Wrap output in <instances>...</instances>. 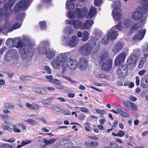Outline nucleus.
<instances>
[{
  "instance_id": "49530a36",
  "label": "nucleus",
  "mask_w": 148,
  "mask_h": 148,
  "mask_svg": "<svg viewBox=\"0 0 148 148\" xmlns=\"http://www.w3.org/2000/svg\"><path fill=\"white\" fill-rule=\"evenodd\" d=\"M96 77L98 78H105L106 79H108V75L105 74H99L96 75Z\"/></svg>"
},
{
  "instance_id": "f3484780",
  "label": "nucleus",
  "mask_w": 148,
  "mask_h": 148,
  "mask_svg": "<svg viewBox=\"0 0 148 148\" xmlns=\"http://www.w3.org/2000/svg\"><path fill=\"white\" fill-rule=\"evenodd\" d=\"M146 29H142L138 31L136 34L133 36V39L135 40H139L142 39L146 33Z\"/></svg>"
},
{
  "instance_id": "2f4dec72",
  "label": "nucleus",
  "mask_w": 148,
  "mask_h": 148,
  "mask_svg": "<svg viewBox=\"0 0 148 148\" xmlns=\"http://www.w3.org/2000/svg\"><path fill=\"white\" fill-rule=\"evenodd\" d=\"M112 6L113 8V10H120L119 9L121 6V2L120 1H116L112 4Z\"/></svg>"
},
{
  "instance_id": "aec40b11",
  "label": "nucleus",
  "mask_w": 148,
  "mask_h": 148,
  "mask_svg": "<svg viewBox=\"0 0 148 148\" xmlns=\"http://www.w3.org/2000/svg\"><path fill=\"white\" fill-rule=\"evenodd\" d=\"M56 54L55 51L50 49L47 50L45 54L46 58L49 60H51L55 57Z\"/></svg>"
},
{
  "instance_id": "9d476101",
  "label": "nucleus",
  "mask_w": 148,
  "mask_h": 148,
  "mask_svg": "<svg viewBox=\"0 0 148 148\" xmlns=\"http://www.w3.org/2000/svg\"><path fill=\"white\" fill-rule=\"evenodd\" d=\"M49 44L50 42L48 40L41 41L37 49L38 53L41 55L45 54L47 51L46 47L49 45Z\"/></svg>"
},
{
  "instance_id": "79ce46f5",
  "label": "nucleus",
  "mask_w": 148,
  "mask_h": 148,
  "mask_svg": "<svg viewBox=\"0 0 148 148\" xmlns=\"http://www.w3.org/2000/svg\"><path fill=\"white\" fill-rule=\"evenodd\" d=\"M0 147L2 148L5 147L7 148H15V146L14 145L9 144L8 143H4L0 145Z\"/></svg>"
},
{
  "instance_id": "58836bf2",
  "label": "nucleus",
  "mask_w": 148,
  "mask_h": 148,
  "mask_svg": "<svg viewBox=\"0 0 148 148\" xmlns=\"http://www.w3.org/2000/svg\"><path fill=\"white\" fill-rule=\"evenodd\" d=\"M20 78L21 80L25 81L32 80L33 78V77L29 76H26L24 75H22L20 77Z\"/></svg>"
},
{
  "instance_id": "8fccbe9b",
  "label": "nucleus",
  "mask_w": 148,
  "mask_h": 148,
  "mask_svg": "<svg viewBox=\"0 0 148 148\" xmlns=\"http://www.w3.org/2000/svg\"><path fill=\"white\" fill-rule=\"evenodd\" d=\"M147 60V59L145 58H141V60L138 64V67L139 68H142L143 66L144 63Z\"/></svg>"
},
{
  "instance_id": "603ef678",
  "label": "nucleus",
  "mask_w": 148,
  "mask_h": 148,
  "mask_svg": "<svg viewBox=\"0 0 148 148\" xmlns=\"http://www.w3.org/2000/svg\"><path fill=\"white\" fill-rule=\"evenodd\" d=\"M13 128H12V132L14 131L15 132L17 133H20L21 132V130L17 128V126L14 125L12 126Z\"/></svg>"
},
{
  "instance_id": "412c9836",
  "label": "nucleus",
  "mask_w": 148,
  "mask_h": 148,
  "mask_svg": "<svg viewBox=\"0 0 148 148\" xmlns=\"http://www.w3.org/2000/svg\"><path fill=\"white\" fill-rule=\"evenodd\" d=\"M18 3L21 9L23 10H27L31 4L30 2L28 0H22Z\"/></svg>"
},
{
  "instance_id": "4c0bfd02",
  "label": "nucleus",
  "mask_w": 148,
  "mask_h": 148,
  "mask_svg": "<svg viewBox=\"0 0 148 148\" xmlns=\"http://www.w3.org/2000/svg\"><path fill=\"white\" fill-rule=\"evenodd\" d=\"M89 34L86 31H85L82 38V41L83 42L87 41L89 38Z\"/></svg>"
},
{
  "instance_id": "a18cd8bd",
  "label": "nucleus",
  "mask_w": 148,
  "mask_h": 148,
  "mask_svg": "<svg viewBox=\"0 0 148 148\" xmlns=\"http://www.w3.org/2000/svg\"><path fill=\"white\" fill-rule=\"evenodd\" d=\"M109 39L107 36H104L102 40V43L104 45L108 44L109 42Z\"/></svg>"
},
{
  "instance_id": "dca6fc26",
  "label": "nucleus",
  "mask_w": 148,
  "mask_h": 148,
  "mask_svg": "<svg viewBox=\"0 0 148 148\" xmlns=\"http://www.w3.org/2000/svg\"><path fill=\"white\" fill-rule=\"evenodd\" d=\"M126 55V53L125 52H122L118 55L115 59L114 64L115 65H118L123 62L125 58Z\"/></svg>"
},
{
  "instance_id": "b1692460",
  "label": "nucleus",
  "mask_w": 148,
  "mask_h": 148,
  "mask_svg": "<svg viewBox=\"0 0 148 148\" xmlns=\"http://www.w3.org/2000/svg\"><path fill=\"white\" fill-rule=\"evenodd\" d=\"M1 126L2 129L5 131H8L9 132H12V128L11 127V124L9 122L5 121L3 123H2Z\"/></svg>"
},
{
  "instance_id": "338daca9",
  "label": "nucleus",
  "mask_w": 148,
  "mask_h": 148,
  "mask_svg": "<svg viewBox=\"0 0 148 148\" xmlns=\"http://www.w3.org/2000/svg\"><path fill=\"white\" fill-rule=\"evenodd\" d=\"M85 130L87 131H90L92 130V128L90 126L84 125Z\"/></svg>"
},
{
  "instance_id": "c03bdc74",
  "label": "nucleus",
  "mask_w": 148,
  "mask_h": 148,
  "mask_svg": "<svg viewBox=\"0 0 148 148\" xmlns=\"http://www.w3.org/2000/svg\"><path fill=\"white\" fill-rule=\"evenodd\" d=\"M39 26L42 29H45L47 26L46 22L45 21H42L39 23Z\"/></svg>"
},
{
  "instance_id": "ea45409f",
  "label": "nucleus",
  "mask_w": 148,
  "mask_h": 148,
  "mask_svg": "<svg viewBox=\"0 0 148 148\" xmlns=\"http://www.w3.org/2000/svg\"><path fill=\"white\" fill-rule=\"evenodd\" d=\"M25 122H27L32 126H36L38 124L37 122L31 119H29L25 121Z\"/></svg>"
},
{
  "instance_id": "6e6552de",
  "label": "nucleus",
  "mask_w": 148,
  "mask_h": 148,
  "mask_svg": "<svg viewBox=\"0 0 148 148\" xmlns=\"http://www.w3.org/2000/svg\"><path fill=\"white\" fill-rule=\"evenodd\" d=\"M18 56L17 51L16 50L12 49L6 53L4 59L6 61L9 62L16 59Z\"/></svg>"
},
{
  "instance_id": "680f3d73",
  "label": "nucleus",
  "mask_w": 148,
  "mask_h": 148,
  "mask_svg": "<svg viewBox=\"0 0 148 148\" xmlns=\"http://www.w3.org/2000/svg\"><path fill=\"white\" fill-rule=\"evenodd\" d=\"M44 69L46 72L49 74L51 73V69L48 66H46L44 67Z\"/></svg>"
},
{
  "instance_id": "bb28decb",
  "label": "nucleus",
  "mask_w": 148,
  "mask_h": 148,
  "mask_svg": "<svg viewBox=\"0 0 148 148\" xmlns=\"http://www.w3.org/2000/svg\"><path fill=\"white\" fill-rule=\"evenodd\" d=\"M96 13L97 10L95 8L94 6L91 7L87 16V18H92L96 14Z\"/></svg>"
},
{
  "instance_id": "4468645a",
  "label": "nucleus",
  "mask_w": 148,
  "mask_h": 148,
  "mask_svg": "<svg viewBox=\"0 0 148 148\" xmlns=\"http://www.w3.org/2000/svg\"><path fill=\"white\" fill-rule=\"evenodd\" d=\"M65 22L67 24L73 25L75 28L81 29L82 23L79 20H66Z\"/></svg>"
},
{
  "instance_id": "de8ad7c7",
  "label": "nucleus",
  "mask_w": 148,
  "mask_h": 148,
  "mask_svg": "<svg viewBox=\"0 0 148 148\" xmlns=\"http://www.w3.org/2000/svg\"><path fill=\"white\" fill-rule=\"evenodd\" d=\"M115 27L116 29L120 30H122L123 28H124L123 24L121 22H119L117 25H116Z\"/></svg>"
},
{
  "instance_id": "1a4fd4ad",
  "label": "nucleus",
  "mask_w": 148,
  "mask_h": 148,
  "mask_svg": "<svg viewBox=\"0 0 148 148\" xmlns=\"http://www.w3.org/2000/svg\"><path fill=\"white\" fill-rule=\"evenodd\" d=\"M88 67V60L84 57H82L79 59L77 64V68L80 70L85 71Z\"/></svg>"
},
{
  "instance_id": "bf43d9fd",
  "label": "nucleus",
  "mask_w": 148,
  "mask_h": 148,
  "mask_svg": "<svg viewBox=\"0 0 148 148\" xmlns=\"http://www.w3.org/2000/svg\"><path fill=\"white\" fill-rule=\"evenodd\" d=\"M125 134V132L122 130H120L118 131L117 133V136L122 137H123Z\"/></svg>"
},
{
  "instance_id": "4be33fe9",
  "label": "nucleus",
  "mask_w": 148,
  "mask_h": 148,
  "mask_svg": "<svg viewBox=\"0 0 148 148\" xmlns=\"http://www.w3.org/2000/svg\"><path fill=\"white\" fill-rule=\"evenodd\" d=\"M93 24L92 20H87L84 24L82 23L81 26V29H87L90 28Z\"/></svg>"
},
{
  "instance_id": "09e8293b",
  "label": "nucleus",
  "mask_w": 148,
  "mask_h": 148,
  "mask_svg": "<svg viewBox=\"0 0 148 148\" xmlns=\"http://www.w3.org/2000/svg\"><path fill=\"white\" fill-rule=\"evenodd\" d=\"M25 14L23 13H19L16 16V19L18 21L22 20L25 17Z\"/></svg>"
},
{
  "instance_id": "f704fd0d",
  "label": "nucleus",
  "mask_w": 148,
  "mask_h": 148,
  "mask_svg": "<svg viewBox=\"0 0 148 148\" xmlns=\"http://www.w3.org/2000/svg\"><path fill=\"white\" fill-rule=\"evenodd\" d=\"M43 142L45 144V145H49L50 144H52L56 141V139L55 138H52L48 140L46 138H44L43 139Z\"/></svg>"
},
{
  "instance_id": "774afa93",
  "label": "nucleus",
  "mask_w": 148,
  "mask_h": 148,
  "mask_svg": "<svg viewBox=\"0 0 148 148\" xmlns=\"http://www.w3.org/2000/svg\"><path fill=\"white\" fill-rule=\"evenodd\" d=\"M146 72V70L145 69H143L140 71L138 73V75L140 76H143L145 73Z\"/></svg>"
},
{
  "instance_id": "5701e85b",
  "label": "nucleus",
  "mask_w": 148,
  "mask_h": 148,
  "mask_svg": "<svg viewBox=\"0 0 148 148\" xmlns=\"http://www.w3.org/2000/svg\"><path fill=\"white\" fill-rule=\"evenodd\" d=\"M140 86L143 88L148 87V75L144 76L141 80Z\"/></svg>"
},
{
  "instance_id": "c9c22d12",
  "label": "nucleus",
  "mask_w": 148,
  "mask_h": 148,
  "mask_svg": "<svg viewBox=\"0 0 148 148\" xmlns=\"http://www.w3.org/2000/svg\"><path fill=\"white\" fill-rule=\"evenodd\" d=\"M3 107L10 110H13L15 106L12 103L5 102L3 105Z\"/></svg>"
},
{
  "instance_id": "7c9ffc66",
  "label": "nucleus",
  "mask_w": 148,
  "mask_h": 148,
  "mask_svg": "<svg viewBox=\"0 0 148 148\" xmlns=\"http://www.w3.org/2000/svg\"><path fill=\"white\" fill-rule=\"evenodd\" d=\"M109 53L108 51H105L102 52L101 55L100 56L101 61L103 62L108 60V58L109 56Z\"/></svg>"
},
{
  "instance_id": "3c124183",
  "label": "nucleus",
  "mask_w": 148,
  "mask_h": 148,
  "mask_svg": "<svg viewBox=\"0 0 148 148\" xmlns=\"http://www.w3.org/2000/svg\"><path fill=\"white\" fill-rule=\"evenodd\" d=\"M109 146L111 148H118V144L115 142H112L110 143Z\"/></svg>"
},
{
  "instance_id": "a878e982",
  "label": "nucleus",
  "mask_w": 148,
  "mask_h": 148,
  "mask_svg": "<svg viewBox=\"0 0 148 148\" xmlns=\"http://www.w3.org/2000/svg\"><path fill=\"white\" fill-rule=\"evenodd\" d=\"M113 14L115 20H120L121 19V16L122 14L120 10L118 11L113 10L112 12Z\"/></svg>"
},
{
  "instance_id": "e433bc0d",
  "label": "nucleus",
  "mask_w": 148,
  "mask_h": 148,
  "mask_svg": "<svg viewBox=\"0 0 148 148\" xmlns=\"http://www.w3.org/2000/svg\"><path fill=\"white\" fill-rule=\"evenodd\" d=\"M116 110L120 115L125 117H129V114H128L121 109L117 108Z\"/></svg>"
},
{
  "instance_id": "f257e3e1",
  "label": "nucleus",
  "mask_w": 148,
  "mask_h": 148,
  "mask_svg": "<svg viewBox=\"0 0 148 148\" xmlns=\"http://www.w3.org/2000/svg\"><path fill=\"white\" fill-rule=\"evenodd\" d=\"M7 46L9 47H16L19 48V52L21 58L24 60L28 61L32 59L34 53L31 47L34 45V43L29 36L23 35L14 39L8 38L6 41Z\"/></svg>"
},
{
  "instance_id": "423d86ee",
  "label": "nucleus",
  "mask_w": 148,
  "mask_h": 148,
  "mask_svg": "<svg viewBox=\"0 0 148 148\" xmlns=\"http://www.w3.org/2000/svg\"><path fill=\"white\" fill-rule=\"evenodd\" d=\"M5 22L3 26L0 29V32L6 34L11 32L13 30L19 28L21 25L22 23H16L12 26L11 22L8 19H5Z\"/></svg>"
},
{
  "instance_id": "f8f14e48",
  "label": "nucleus",
  "mask_w": 148,
  "mask_h": 148,
  "mask_svg": "<svg viewBox=\"0 0 148 148\" xmlns=\"http://www.w3.org/2000/svg\"><path fill=\"white\" fill-rule=\"evenodd\" d=\"M138 60V57L136 55L134 54L128 57L127 61V64L129 67L135 66Z\"/></svg>"
},
{
  "instance_id": "4d7b16f0",
  "label": "nucleus",
  "mask_w": 148,
  "mask_h": 148,
  "mask_svg": "<svg viewBox=\"0 0 148 148\" xmlns=\"http://www.w3.org/2000/svg\"><path fill=\"white\" fill-rule=\"evenodd\" d=\"M1 119L3 120L7 121L8 120L9 116L8 115H6L3 114H2L0 115Z\"/></svg>"
},
{
  "instance_id": "e2e57ef3",
  "label": "nucleus",
  "mask_w": 148,
  "mask_h": 148,
  "mask_svg": "<svg viewBox=\"0 0 148 148\" xmlns=\"http://www.w3.org/2000/svg\"><path fill=\"white\" fill-rule=\"evenodd\" d=\"M102 0H95L94 1L95 5L97 6H99L102 3Z\"/></svg>"
},
{
  "instance_id": "6ab92c4d",
  "label": "nucleus",
  "mask_w": 148,
  "mask_h": 148,
  "mask_svg": "<svg viewBox=\"0 0 148 148\" xmlns=\"http://www.w3.org/2000/svg\"><path fill=\"white\" fill-rule=\"evenodd\" d=\"M101 67L103 70L108 71L112 67V62L111 59H109L103 61Z\"/></svg>"
},
{
  "instance_id": "69168bd1",
  "label": "nucleus",
  "mask_w": 148,
  "mask_h": 148,
  "mask_svg": "<svg viewBox=\"0 0 148 148\" xmlns=\"http://www.w3.org/2000/svg\"><path fill=\"white\" fill-rule=\"evenodd\" d=\"M131 108H132V110H133L134 111H137V108L136 105L132 102Z\"/></svg>"
},
{
  "instance_id": "72a5a7b5",
  "label": "nucleus",
  "mask_w": 148,
  "mask_h": 148,
  "mask_svg": "<svg viewBox=\"0 0 148 148\" xmlns=\"http://www.w3.org/2000/svg\"><path fill=\"white\" fill-rule=\"evenodd\" d=\"M52 112L55 114H58L62 111L59 108L55 106H53L51 108Z\"/></svg>"
},
{
  "instance_id": "6e6d98bb",
  "label": "nucleus",
  "mask_w": 148,
  "mask_h": 148,
  "mask_svg": "<svg viewBox=\"0 0 148 148\" xmlns=\"http://www.w3.org/2000/svg\"><path fill=\"white\" fill-rule=\"evenodd\" d=\"M50 82L51 83L55 84L57 85L60 84V81L57 79H53V80H50Z\"/></svg>"
},
{
  "instance_id": "c756f323",
  "label": "nucleus",
  "mask_w": 148,
  "mask_h": 148,
  "mask_svg": "<svg viewBox=\"0 0 148 148\" xmlns=\"http://www.w3.org/2000/svg\"><path fill=\"white\" fill-rule=\"evenodd\" d=\"M132 22V21L131 19H127L125 20L123 23L124 28H128L131 25Z\"/></svg>"
},
{
  "instance_id": "0e129e2a",
  "label": "nucleus",
  "mask_w": 148,
  "mask_h": 148,
  "mask_svg": "<svg viewBox=\"0 0 148 148\" xmlns=\"http://www.w3.org/2000/svg\"><path fill=\"white\" fill-rule=\"evenodd\" d=\"M91 148H92L98 146L99 145V144L97 142H91Z\"/></svg>"
},
{
  "instance_id": "473e14b6",
  "label": "nucleus",
  "mask_w": 148,
  "mask_h": 148,
  "mask_svg": "<svg viewBox=\"0 0 148 148\" xmlns=\"http://www.w3.org/2000/svg\"><path fill=\"white\" fill-rule=\"evenodd\" d=\"M66 5L67 8L70 11H72L75 8V5L74 3L69 1H66Z\"/></svg>"
},
{
  "instance_id": "864d4df0",
  "label": "nucleus",
  "mask_w": 148,
  "mask_h": 148,
  "mask_svg": "<svg viewBox=\"0 0 148 148\" xmlns=\"http://www.w3.org/2000/svg\"><path fill=\"white\" fill-rule=\"evenodd\" d=\"M71 142L70 140H66L64 141V146L66 147H68L71 146Z\"/></svg>"
},
{
  "instance_id": "cd10ccee",
  "label": "nucleus",
  "mask_w": 148,
  "mask_h": 148,
  "mask_svg": "<svg viewBox=\"0 0 148 148\" xmlns=\"http://www.w3.org/2000/svg\"><path fill=\"white\" fill-rule=\"evenodd\" d=\"M121 104L124 108L127 110L129 111L132 110L131 108L132 102L123 101H122Z\"/></svg>"
},
{
  "instance_id": "37998d69",
  "label": "nucleus",
  "mask_w": 148,
  "mask_h": 148,
  "mask_svg": "<svg viewBox=\"0 0 148 148\" xmlns=\"http://www.w3.org/2000/svg\"><path fill=\"white\" fill-rule=\"evenodd\" d=\"M96 111L98 114L101 115V117H103V115L106 113V112L104 110H101L97 109H96Z\"/></svg>"
},
{
  "instance_id": "7ed1b4c3",
  "label": "nucleus",
  "mask_w": 148,
  "mask_h": 148,
  "mask_svg": "<svg viewBox=\"0 0 148 148\" xmlns=\"http://www.w3.org/2000/svg\"><path fill=\"white\" fill-rule=\"evenodd\" d=\"M98 42V40H94L91 43H87L79 48V51L82 55L86 56L95 54L100 48Z\"/></svg>"
},
{
  "instance_id": "a19ab883",
  "label": "nucleus",
  "mask_w": 148,
  "mask_h": 148,
  "mask_svg": "<svg viewBox=\"0 0 148 148\" xmlns=\"http://www.w3.org/2000/svg\"><path fill=\"white\" fill-rule=\"evenodd\" d=\"M56 76L58 77H62L63 78L65 79L66 80L69 81V82L72 83H75V82L74 80H72V79H70L68 76H65L64 75H60L59 74H57L56 75Z\"/></svg>"
},
{
  "instance_id": "a211bd4d",
  "label": "nucleus",
  "mask_w": 148,
  "mask_h": 148,
  "mask_svg": "<svg viewBox=\"0 0 148 148\" xmlns=\"http://www.w3.org/2000/svg\"><path fill=\"white\" fill-rule=\"evenodd\" d=\"M123 43L120 42H116L113 47L112 51L115 54L118 53L123 48Z\"/></svg>"
},
{
  "instance_id": "2eb2a0df",
  "label": "nucleus",
  "mask_w": 148,
  "mask_h": 148,
  "mask_svg": "<svg viewBox=\"0 0 148 148\" xmlns=\"http://www.w3.org/2000/svg\"><path fill=\"white\" fill-rule=\"evenodd\" d=\"M118 35L119 34L115 30L114 27L110 29L107 33V36L110 40L116 39Z\"/></svg>"
},
{
  "instance_id": "0eeeda50",
  "label": "nucleus",
  "mask_w": 148,
  "mask_h": 148,
  "mask_svg": "<svg viewBox=\"0 0 148 148\" xmlns=\"http://www.w3.org/2000/svg\"><path fill=\"white\" fill-rule=\"evenodd\" d=\"M88 12V10L86 8H83L81 10L77 8L75 10L74 14L72 12H69L67 13V16L69 18H74L75 16L79 18L84 17Z\"/></svg>"
},
{
  "instance_id": "393cba45",
  "label": "nucleus",
  "mask_w": 148,
  "mask_h": 148,
  "mask_svg": "<svg viewBox=\"0 0 148 148\" xmlns=\"http://www.w3.org/2000/svg\"><path fill=\"white\" fill-rule=\"evenodd\" d=\"M32 90L40 95H44L47 93V91L45 89L38 87H35L32 88Z\"/></svg>"
},
{
  "instance_id": "ddd939ff",
  "label": "nucleus",
  "mask_w": 148,
  "mask_h": 148,
  "mask_svg": "<svg viewBox=\"0 0 148 148\" xmlns=\"http://www.w3.org/2000/svg\"><path fill=\"white\" fill-rule=\"evenodd\" d=\"M127 69L125 65L120 64L119 66L117 73L120 78L124 77L126 75Z\"/></svg>"
},
{
  "instance_id": "39448f33",
  "label": "nucleus",
  "mask_w": 148,
  "mask_h": 148,
  "mask_svg": "<svg viewBox=\"0 0 148 148\" xmlns=\"http://www.w3.org/2000/svg\"><path fill=\"white\" fill-rule=\"evenodd\" d=\"M17 0H4V5L3 8L0 9V20H2L4 16L8 17L12 13V10L10 8L15 3Z\"/></svg>"
},
{
  "instance_id": "f03ea898",
  "label": "nucleus",
  "mask_w": 148,
  "mask_h": 148,
  "mask_svg": "<svg viewBox=\"0 0 148 148\" xmlns=\"http://www.w3.org/2000/svg\"><path fill=\"white\" fill-rule=\"evenodd\" d=\"M77 61L70 57L67 58V56L64 53L60 54L56 57L52 61V65L53 67L59 69L61 67L62 68V72L66 69V66L71 69L75 70L77 67Z\"/></svg>"
},
{
  "instance_id": "20e7f679",
  "label": "nucleus",
  "mask_w": 148,
  "mask_h": 148,
  "mask_svg": "<svg viewBox=\"0 0 148 148\" xmlns=\"http://www.w3.org/2000/svg\"><path fill=\"white\" fill-rule=\"evenodd\" d=\"M141 4L144 6L138 7L132 14V17L135 20H138L143 16V14L148 10V0H139Z\"/></svg>"
},
{
  "instance_id": "5fc2aeb1",
  "label": "nucleus",
  "mask_w": 148,
  "mask_h": 148,
  "mask_svg": "<svg viewBox=\"0 0 148 148\" xmlns=\"http://www.w3.org/2000/svg\"><path fill=\"white\" fill-rule=\"evenodd\" d=\"M21 9V7L19 3H18L14 7V11L15 12H19Z\"/></svg>"
},
{
  "instance_id": "c85d7f7f",
  "label": "nucleus",
  "mask_w": 148,
  "mask_h": 148,
  "mask_svg": "<svg viewBox=\"0 0 148 148\" xmlns=\"http://www.w3.org/2000/svg\"><path fill=\"white\" fill-rule=\"evenodd\" d=\"M63 32L66 35H71L73 32V29L71 27L67 26L64 28Z\"/></svg>"
},
{
  "instance_id": "13d9d810",
  "label": "nucleus",
  "mask_w": 148,
  "mask_h": 148,
  "mask_svg": "<svg viewBox=\"0 0 148 148\" xmlns=\"http://www.w3.org/2000/svg\"><path fill=\"white\" fill-rule=\"evenodd\" d=\"M39 108V105L35 103L32 104V110H37Z\"/></svg>"
},
{
  "instance_id": "9b49d317",
  "label": "nucleus",
  "mask_w": 148,
  "mask_h": 148,
  "mask_svg": "<svg viewBox=\"0 0 148 148\" xmlns=\"http://www.w3.org/2000/svg\"><path fill=\"white\" fill-rule=\"evenodd\" d=\"M78 41V38L75 36H73L69 38L68 40L64 41V45L66 46L74 47L77 45Z\"/></svg>"
},
{
  "instance_id": "052dcab7",
  "label": "nucleus",
  "mask_w": 148,
  "mask_h": 148,
  "mask_svg": "<svg viewBox=\"0 0 148 148\" xmlns=\"http://www.w3.org/2000/svg\"><path fill=\"white\" fill-rule=\"evenodd\" d=\"M32 142V141L31 140H25L22 141V144L24 146L25 145L31 143Z\"/></svg>"
}]
</instances>
